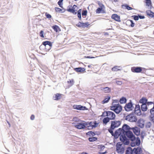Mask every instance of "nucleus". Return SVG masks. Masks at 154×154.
Here are the masks:
<instances>
[{"mask_svg":"<svg viewBox=\"0 0 154 154\" xmlns=\"http://www.w3.org/2000/svg\"><path fill=\"white\" fill-rule=\"evenodd\" d=\"M132 128H130V127L127 124L123 125L122 127V128H119L115 131V138H118L119 135L121 134H124V133L126 131H129Z\"/></svg>","mask_w":154,"mask_h":154,"instance_id":"1","label":"nucleus"},{"mask_svg":"<svg viewBox=\"0 0 154 154\" xmlns=\"http://www.w3.org/2000/svg\"><path fill=\"white\" fill-rule=\"evenodd\" d=\"M121 124V122L119 121H113L111 122V125L110 128L108 129L109 132L110 133L111 135L114 136L115 138V132L114 133L113 130L116 128L119 127Z\"/></svg>","mask_w":154,"mask_h":154,"instance_id":"2","label":"nucleus"},{"mask_svg":"<svg viewBox=\"0 0 154 154\" xmlns=\"http://www.w3.org/2000/svg\"><path fill=\"white\" fill-rule=\"evenodd\" d=\"M102 116L104 117L107 116L110 120H113L116 118V115L113 112L111 111H104L102 113Z\"/></svg>","mask_w":154,"mask_h":154,"instance_id":"3","label":"nucleus"},{"mask_svg":"<svg viewBox=\"0 0 154 154\" xmlns=\"http://www.w3.org/2000/svg\"><path fill=\"white\" fill-rule=\"evenodd\" d=\"M110 108L111 110L114 111L117 114L119 113L122 109V106L119 104H113L112 103V106Z\"/></svg>","mask_w":154,"mask_h":154,"instance_id":"4","label":"nucleus"},{"mask_svg":"<svg viewBox=\"0 0 154 154\" xmlns=\"http://www.w3.org/2000/svg\"><path fill=\"white\" fill-rule=\"evenodd\" d=\"M78 9V7L77 5H74L72 6L71 5L67 7L66 11L74 14H76L77 13Z\"/></svg>","mask_w":154,"mask_h":154,"instance_id":"5","label":"nucleus"},{"mask_svg":"<svg viewBox=\"0 0 154 154\" xmlns=\"http://www.w3.org/2000/svg\"><path fill=\"white\" fill-rule=\"evenodd\" d=\"M116 151L119 153L122 154L124 152L125 149L122 144L120 142L117 143L116 145Z\"/></svg>","mask_w":154,"mask_h":154,"instance_id":"6","label":"nucleus"},{"mask_svg":"<svg viewBox=\"0 0 154 154\" xmlns=\"http://www.w3.org/2000/svg\"><path fill=\"white\" fill-rule=\"evenodd\" d=\"M88 124L86 122L82 121V122L78 123L76 125H75V127L79 129H85L87 126H88Z\"/></svg>","mask_w":154,"mask_h":154,"instance_id":"7","label":"nucleus"},{"mask_svg":"<svg viewBox=\"0 0 154 154\" xmlns=\"http://www.w3.org/2000/svg\"><path fill=\"white\" fill-rule=\"evenodd\" d=\"M125 119L130 122H136L137 120V118L133 114H130L126 117Z\"/></svg>","mask_w":154,"mask_h":154,"instance_id":"8","label":"nucleus"},{"mask_svg":"<svg viewBox=\"0 0 154 154\" xmlns=\"http://www.w3.org/2000/svg\"><path fill=\"white\" fill-rule=\"evenodd\" d=\"M132 142L131 143V145L132 146L134 147L136 146H138L140 145V141L138 137L136 138L135 137L134 139L131 140Z\"/></svg>","mask_w":154,"mask_h":154,"instance_id":"9","label":"nucleus"},{"mask_svg":"<svg viewBox=\"0 0 154 154\" xmlns=\"http://www.w3.org/2000/svg\"><path fill=\"white\" fill-rule=\"evenodd\" d=\"M42 44L45 46V48L46 51H48L50 50L52 46L51 42L49 41L44 42H42Z\"/></svg>","mask_w":154,"mask_h":154,"instance_id":"10","label":"nucleus"},{"mask_svg":"<svg viewBox=\"0 0 154 154\" xmlns=\"http://www.w3.org/2000/svg\"><path fill=\"white\" fill-rule=\"evenodd\" d=\"M119 136L120 140L124 144H128V141L127 140L126 136L125 134H121Z\"/></svg>","mask_w":154,"mask_h":154,"instance_id":"11","label":"nucleus"},{"mask_svg":"<svg viewBox=\"0 0 154 154\" xmlns=\"http://www.w3.org/2000/svg\"><path fill=\"white\" fill-rule=\"evenodd\" d=\"M125 110L127 111H129L133 110L134 107L131 102L126 104L125 106Z\"/></svg>","mask_w":154,"mask_h":154,"instance_id":"12","label":"nucleus"},{"mask_svg":"<svg viewBox=\"0 0 154 154\" xmlns=\"http://www.w3.org/2000/svg\"><path fill=\"white\" fill-rule=\"evenodd\" d=\"M128 138L130 140H133L135 138V136L134 135L132 132L130 131H126L124 133Z\"/></svg>","mask_w":154,"mask_h":154,"instance_id":"13","label":"nucleus"},{"mask_svg":"<svg viewBox=\"0 0 154 154\" xmlns=\"http://www.w3.org/2000/svg\"><path fill=\"white\" fill-rule=\"evenodd\" d=\"M131 71L133 72L140 73L142 70V68L140 67H133L131 68Z\"/></svg>","mask_w":154,"mask_h":154,"instance_id":"14","label":"nucleus"},{"mask_svg":"<svg viewBox=\"0 0 154 154\" xmlns=\"http://www.w3.org/2000/svg\"><path fill=\"white\" fill-rule=\"evenodd\" d=\"M86 122L87 123V124H88V126H87L88 127H91L92 128H95L98 125V123H97L96 121L91 122Z\"/></svg>","mask_w":154,"mask_h":154,"instance_id":"15","label":"nucleus"},{"mask_svg":"<svg viewBox=\"0 0 154 154\" xmlns=\"http://www.w3.org/2000/svg\"><path fill=\"white\" fill-rule=\"evenodd\" d=\"M147 99L146 98L142 97L140 100V103H142V104H146V103L147 105L150 104H152L153 103L152 102H150L147 103Z\"/></svg>","mask_w":154,"mask_h":154,"instance_id":"16","label":"nucleus"},{"mask_svg":"<svg viewBox=\"0 0 154 154\" xmlns=\"http://www.w3.org/2000/svg\"><path fill=\"white\" fill-rule=\"evenodd\" d=\"M137 124L138 126L141 128H143L144 126V121L143 119H140L137 121Z\"/></svg>","mask_w":154,"mask_h":154,"instance_id":"17","label":"nucleus"},{"mask_svg":"<svg viewBox=\"0 0 154 154\" xmlns=\"http://www.w3.org/2000/svg\"><path fill=\"white\" fill-rule=\"evenodd\" d=\"M135 113L137 115H140L141 114V112L140 109V106L139 105H136L135 108Z\"/></svg>","mask_w":154,"mask_h":154,"instance_id":"18","label":"nucleus"},{"mask_svg":"<svg viewBox=\"0 0 154 154\" xmlns=\"http://www.w3.org/2000/svg\"><path fill=\"white\" fill-rule=\"evenodd\" d=\"M111 18L116 20V21L118 22L121 21L120 17L116 14H114L112 15L111 16Z\"/></svg>","mask_w":154,"mask_h":154,"instance_id":"19","label":"nucleus"},{"mask_svg":"<svg viewBox=\"0 0 154 154\" xmlns=\"http://www.w3.org/2000/svg\"><path fill=\"white\" fill-rule=\"evenodd\" d=\"M73 109H76L77 110H84L86 108V107L85 106H83L81 105H74L73 106Z\"/></svg>","mask_w":154,"mask_h":154,"instance_id":"20","label":"nucleus"},{"mask_svg":"<svg viewBox=\"0 0 154 154\" xmlns=\"http://www.w3.org/2000/svg\"><path fill=\"white\" fill-rule=\"evenodd\" d=\"M134 154H140L142 152V150L141 148L137 147V148H134L133 149Z\"/></svg>","mask_w":154,"mask_h":154,"instance_id":"21","label":"nucleus"},{"mask_svg":"<svg viewBox=\"0 0 154 154\" xmlns=\"http://www.w3.org/2000/svg\"><path fill=\"white\" fill-rule=\"evenodd\" d=\"M131 129L132 130L134 133L136 135L138 136L140 135V131L139 128L137 127L132 128Z\"/></svg>","mask_w":154,"mask_h":154,"instance_id":"22","label":"nucleus"},{"mask_svg":"<svg viewBox=\"0 0 154 154\" xmlns=\"http://www.w3.org/2000/svg\"><path fill=\"white\" fill-rule=\"evenodd\" d=\"M101 90L104 93H108L111 91V88L108 87H102L101 88Z\"/></svg>","mask_w":154,"mask_h":154,"instance_id":"23","label":"nucleus"},{"mask_svg":"<svg viewBox=\"0 0 154 154\" xmlns=\"http://www.w3.org/2000/svg\"><path fill=\"white\" fill-rule=\"evenodd\" d=\"M150 112H151V115H150L151 120L153 122H154V105L153 108L150 109Z\"/></svg>","mask_w":154,"mask_h":154,"instance_id":"24","label":"nucleus"},{"mask_svg":"<svg viewBox=\"0 0 154 154\" xmlns=\"http://www.w3.org/2000/svg\"><path fill=\"white\" fill-rule=\"evenodd\" d=\"M146 13L147 15L149 17L154 18V13L151 10H148L146 11Z\"/></svg>","mask_w":154,"mask_h":154,"instance_id":"25","label":"nucleus"},{"mask_svg":"<svg viewBox=\"0 0 154 154\" xmlns=\"http://www.w3.org/2000/svg\"><path fill=\"white\" fill-rule=\"evenodd\" d=\"M133 149H132L131 147H128L126 150V154H134Z\"/></svg>","mask_w":154,"mask_h":154,"instance_id":"26","label":"nucleus"},{"mask_svg":"<svg viewBox=\"0 0 154 154\" xmlns=\"http://www.w3.org/2000/svg\"><path fill=\"white\" fill-rule=\"evenodd\" d=\"M61 94L57 93L55 94V96H54L53 98L55 100H58L60 99L61 97Z\"/></svg>","mask_w":154,"mask_h":154,"instance_id":"27","label":"nucleus"},{"mask_svg":"<svg viewBox=\"0 0 154 154\" xmlns=\"http://www.w3.org/2000/svg\"><path fill=\"white\" fill-rule=\"evenodd\" d=\"M52 28L53 29H54V31L56 32H59L61 31L59 27L56 25H55L52 26Z\"/></svg>","mask_w":154,"mask_h":154,"instance_id":"28","label":"nucleus"},{"mask_svg":"<svg viewBox=\"0 0 154 154\" xmlns=\"http://www.w3.org/2000/svg\"><path fill=\"white\" fill-rule=\"evenodd\" d=\"M110 119L107 117H105L103 120V124L106 125L110 121Z\"/></svg>","mask_w":154,"mask_h":154,"instance_id":"29","label":"nucleus"},{"mask_svg":"<svg viewBox=\"0 0 154 154\" xmlns=\"http://www.w3.org/2000/svg\"><path fill=\"white\" fill-rule=\"evenodd\" d=\"M95 12L97 14L104 13H105V11L98 8L96 10Z\"/></svg>","mask_w":154,"mask_h":154,"instance_id":"30","label":"nucleus"},{"mask_svg":"<svg viewBox=\"0 0 154 154\" xmlns=\"http://www.w3.org/2000/svg\"><path fill=\"white\" fill-rule=\"evenodd\" d=\"M98 4L99 6V8L105 11V7L102 3L99 2H98Z\"/></svg>","mask_w":154,"mask_h":154,"instance_id":"31","label":"nucleus"},{"mask_svg":"<svg viewBox=\"0 0 154 154\" xmlns=\"http://www.w3.org/2000/svg\"><path fill=\"white\" fill-rule=\"evenodd\" d=\"M75 70L77 72H84L85 69L84 68L82 67L77 68L75 69Z\"/></svg>","mask_w":154,"mask_h":154,"instance_id":"32","label":"nucleus"},{"mask_svg":"<svg viewBox=\"0 0 154 154\" xmlns=\"http://www.w3.org/2000/svg\"><path fill=\"white\" fill-rule=\"evenodd\" d=\"M122 8L124 9H127L128 10H131L132 8L129 6L127 5H123L122 6Z\"/></svg>","mask_w":154,"mask_h":154,"instance_id":"33","label":"nucleus"},{"mask_svg":"<svg viewBox=\"0 0 154 154\" xmlns=\"http://www.w3.org/2000/svg\"><path fill=\"white\" fill-rule=\"evenodd\" d=\"M141 108L143 111H146L147 110L146 105V104H142L141 106Z\"/></svg>","mask_w":154,"mask_h":154,"instance_id":"34","label":"nucleus"},{"mask_svg":"<svg viewBox=\"0 0 154 154\" xmlns=\"http://www.w3.org/2000/svg\"><path fill=\"white\" fill-rule=\"evenodd\" d=\"M110 99V97L109 96H107L105 97L104 100H103L102 102V103L103 104L106 103L108 102L109 100Z\"/></svg>","mask_w":154,"mask_h":154,"instance_id":"35","label":"nucleus"},{"mask_svg":"<svg viewBox=\"0 0 154 154\" xmlns=\"http://www.w3.org/2000/svg\"><path fill=\"white\" fill-rule=\"evenodd\" d=\"M119 101L121 104L125 103L126 101V99L125 97H122L120 99Z\"/></svg>","mask_w":154,"mask_h":154,"instance_id":"36","label":"nucleus"},{"mask_svg":"<svg viewBox=\"0 0 154 154\" xmlns=\"http://www.w3.org/2000/svg\"><path fill=\"white\" fill-rule=\"evenodd\" d=\"M97 139L95 137H90L88 138V140L90 142H93L97 140Z\"/></svg>","mask_w":154,"mask_h":154,"instance_id":"37","label":"nucleus"},{"mask_svg":"<svg viewBox=\"0 0 154 154\" xmlns=\"http://www.w3.org/2000/svg\"><path fill=\"white\" fill-rule=\"evenodd\" d=\"M90 24L89 23L87 22L85 23H83L82 27L83 28L88 27L90 25Z\"/></svg>","mask_w":154,"mask_h":154,"instance_id":"38","label":"nucleus"},{"mask_svg":"<svg viewBox=\"0 0 154 154\" xmlns=\"http://www.w3.org/2000/svg\"><path fill=\"white\" fill-rule=\"evenodd\" d=\"M74 82V80L73 79L69 80L68 81H67V83L69 85V86H72L73 85Z\"/></svg>","mask_w":154,"mask_h":154,"instance_id":"39","label":"nucleus"},{"mask_svg":"<svg viewBox=\"0 0 154 154\" xmlns=\"http://www.w3.org/2000/svg\"><path fill=\"white\" fill-rule=\"evenodd\" d=\"M81 11H82V10L81 9H79L78 11H77V12L78 17L80 20H81Z\"/></svg>","mask_w":154,"mask_h":154,"instance_id":"40","label":"nucleus"},{"mask_svg":"<svg viewBox=\"0 0 154 154\" xmlns=\"http://www.w3.org/2000/svg\"><path fill=\"white\" fill-rule=\"evenodd\" d=\"M112 71L115 72V71H117L119 70V69H118V67L116 66H114L113 67L112 69Z\"/></svg>","mask_w":154,"mask_h":154,"instance_id":"41","label":"nucleus"},{"mask_svg":"<svg viewBox=\"0 0 154 154\" xmlns=\"http://www.w3.org/2000/svg\"><path fill=\"white\" fill-rule=\"evenodd\" d=\"M151 126V124L150 122H147L146 125V127L147 128H150Z\"/></svg>","mask_w":154,"mask_h":154,"instance_id":"42","label":"nucleus"},{"mask_svg":"<svg viewBox=\"0 0 154 154\" xmlns=\"http://www.w3.org/2000/svg\"><path fill=\"white\" fill-rule=\"evenodd\" d=\"M146 5L148 6H149L151 4V1L150 0H146Z\"/></svg>","mask_w":154,"mask_h":154,"instance_id":"43","label":"nucleus"},{"mask_svg":"<svg viewBox=\"0 0 154 154\" xmlns=\"http://www.w3.org/2000/svg\"><path fill=\"white\" fill-rule=\"evenodd\" d=\"M82 24L83 23L81 22H79L76 25V26L78 27H82Z\"/></svg>","mask_w":154,"mask_h":154,"instance_id":"44","label":"nucleus"},{"mask_svg":"<svg viewBox=\"0 0 154 154\" xmlns=\"http://www.w3.org/2000/svg\"><path fill=\"white\" fill-rule=\"evenodd\" d=\"M55 10L56 12H60L62 11V10L61 9L57 7L55 8Z\"/></svg>","mask_w":154,"mask_h":154,"instance_id":"45","label":"nucleus"},{"mask_svg":"<svg viewBox=\"0 0 154 154\" xmlns=\"http://www.w3.org/2000/svg\"><path fill=\"white\" fill-rule=\"evenodd\" d=\"M87 11L86 10H83L82 12V16H86L87 15Z\"/></svg>","mask_w":154,"mask_h":154,"instance_id":"46","label":"nucleus"},{"mask_svg":"<svg viewBox=\"0 0 154 154\" xmlns=\"http://www.w3.org/2000/svg\"><path fill=\"white\" fill-rule=\"evenodd\" d=\"M63 0H60L58 2V4L59 5L60 7L62 8V2Z\"/></svg>","mask_w":154,"mask_h":154,"instance_id":"47","label":"nucleus"},{"mask_svg":"<svg viewBox=\"0 0 154 154\" xmlns=\"http://www.w3.org/2000/svg\"><path fill=\"white\" fill-rule=\"evenodd\" d=\"M128 21L131 23L130 26L132 27H134V23L133 22V21L132 20H129Z\"/></svg>","mask_w":154,"mask_h":154,"instance_id":"48","label":"nucleus"},{"mask_svg":"<svg viewBox=\"0 0 154 154\" xmlns=\"http://www.w3.org/2000/svg\"><path fill=\"white\" fill-rule=\"evenodd\" d=\"M45 14L46 17L48 18H50L51 17V15L47 13H46Z\"/></svg>","mask_w":154,"mask_h":154,"instance_id":"49","label":"nucleus"},{"mask_svg":"<svg viewBox=\"0 0 154 154\" xmlns=\"http://www.w3.org/2000/svg\"><path fill=\"white\" fill-rule=\"evenodd\" d=\"M44 31L42 30H41L40 32V35L42 38H44V36L43 35Z\"/></svg>","mask_w":154,"mask_h":154,"instance_id":"50","label":"nucleus"},{"mask_svg":"<svg viewBox=\"0 0 154 154\" xmlns=\"http://www.w3.org/2000/svg\"><path fill=\"white\" fill-rule=\"evenodd\" d=\"M132 17H133L134 19L136 20H137L139 19L138 16L134 15L132 16Z\"/></svg>","mask_w":154,"mask_h":154,"instance_id":"51","label":"nucleus"},{"mask_svg":"<svg viewBox=\"0 0 154 154\" xmlns=\"http://www.w3.org/2000/svg\"><path fill=\"white\" fill-rule=\"evenodd\" d=\"M116 83L118 85H121L122 84V82L121 81H117L116 82Z\"/></svg>","mask_w":154,"mask_h":154,"instance_id":"52","label":"nucleus"},{"mask_svg":"<svg viewBox=\"0 0 154 154\" xmlns=\"http://www.w3.org/2000/svg\"><path fill=\"white\" fill-rule=\"evenodd\" d=\"M85 58H94L96 57H93V56H85Z\"/></svg>","mask_w":154,"mask_h":154,"instance_id":"53","label":"nucleus"},{"mask_svg":"<svg viewBox=\"0 0 154 154\" xmlns=\"http://www.w3.org/2000/svg\"><path fill=\"white\" fill-rule=\"evenodd\" d=\"M78 119L77 117H74L73 119V120L75 122H78Z\"/></svg>","mask_w":154,"mask_h":154,"instance_id":"54","label":"nucleus"},{"mask_svg":"<svg viewBox=\"0 0 154 154\" xmlns=\"http://www.w3.org/2000/svg\"><path fill=\"white\" fill-rule=\"evenodd\" d=\"M35 116L33 115H32L30 117V119L32 120H33L34 119Z\"/></svg>","mask_w":154,"mask_h":154,"instance_id":"55","label":"nucleus"},{"mask_svg":"<svg viewBox=\"0 0 154 154\" xmlns=\"http://www.w3.org/2000/svg\"><path fill=\"white\" fill-rule=\"evenodd\" d=\"M88 134H91L92 135H93V134H94V133L93 132H92V131H89L88 132Z\"/></svg>","mask_w":154,"mask_h":154,"instance_id":"56","label":"nucleus"},{"mask_svg":"<svg viewBox=\"0 0 154 154\" xmlns=\"http://www.w3.org/2000/svg\"><path fill=\"white\" fill-rule=\"evenodd\" d=\"M139 18L140 19H144L145 17L143 16H138Z\"/></svg>","mask_w":154,"mask_h":154,"instance_id":"57","label":"nucleus"},{"mask_svg":"<svg viewBox=\"0 0 154 154\" xmlns=\"http://www.w3.org/2000/svg\"><path fill=\"white\" fill-rule=\"evenodd\" d=\"M62 11H61V12L62 13H63V12H65L66 11V10L65 9H62Z\"/></svg>","mask_w":154,"mask_h":154,"instance_id":"58","label":"nucleus"},{"mask_svg":"<svg viewBox=\"0 0 154 154\" xmlns=\"http://www.w3.org/2000/svg\"><path fill=\"white\" fill-rule=\"evenodd\" d=\"M112 2H116L118 1V0H111Z\"/></svg>","mask_w":154,"mask_h":154,"instance_id":"59","label":"nucleus"},{"mask_svg":"<svg viewBox=\"0 0 154 154\" xmlns=\"http://www.w3.org/2000/svg\"><path fill=\"white\" fill-rule=\"evenodd\" d=\"M109 34L107 32H105L104 33V35H109Z\"/></svg>","mask_w":154,"mask_h":154,"instance_id":"60","label":"nucleus"},{"mask_svg":"<svg viewBox=\"0 0 154 154\" xmlns=\"http://www.w3.org/2000/svg\"><path fill=\"white\" fill-rule=\"evenodd\" d=\"M104 148V146H102V147H101V148Z\"/></svg>","mask_w":154,"mask_h":154,"instance_id":"61","label":"nucleus"},{"mask_svg":"<svg viewBox=\"0 0 154 154\" xmlns=\"http://www.w3.org/2000/svg\"><path fill=\"white\" fill-rule=\"evenodd\" d=\"M82 154H88L85 152H83Z\"/></svg>","mask_w":154,"mask_h":154,"instance_id":"62","label":"nucleus"},{"mask_svg":"<svg viewBox=\"0 0 154 154\" xmlns=\"http://www.w3.org/2000/svg\"><path fill=\"white\" fill-rule=\"evenodd\" d=\"M105 153H106V152H103V154H104Z\"/></svg>","mask_w":154,"mask_h":154,"instance_id":"63","label":"nucleus"},{"mask_svg":"<svg viewBox=\"0 0 154 154\" xmlns=\"http://www.w3.org/2000/svg\"><path fill=\"white\" fill-rule=\"evenodd\" d=\"M8 124H9V125H10V124H9L8 122Z\"/></svg>","mask_w":154,"mask_h":154,"instance_id":"64","label":"nucleus"}]
</instances>
